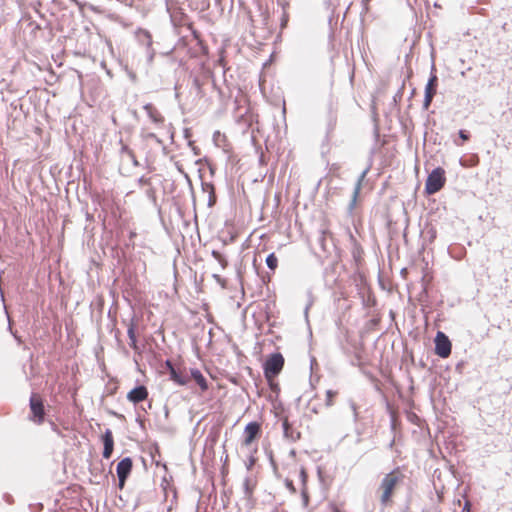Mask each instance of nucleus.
I'll use <instances>...</instances> for the list:
<instances>
[{
    "instance_id": "nucleus-19",
    "label": "nucleus",
    "mask_w": 512,
    "mask_h": 512,
    "mask_svg": "<svg viewBox=\"0 0 512 512\" xmlns=\"http://www.w3.org/2000/svg\"><path fill=\"white\" fill-rule=\"evenodd\" d=\"M127 334H128L129 340L136 339L135 324L133 321H131V323L128 326Z\"/></svg>"
},
{
    "instance_id": "nucleus-10",
    "label": "nucleus",
    "mask_w": 512,
    "mask_h": 512,
    "mask_svg": "<svg viewBox=\"0 0 512 512\" xmlns=\"http://www.w3.org/2000/svg\"><path fill=\"white\" fill-rule=\"evenodd\" d=\"M102 442L104 446L102 455L105 459H109L114 449V439L112 431L110 429H106V431L102 435Z\"/></svg>"
},
{
    "instance_id": "nucleus-6",
    "label": "nucleus",
    "mask_w": 512,
    "mask_h": 512,
    "mask_svg": "<svg viewBox=\"0 0 512 512\" xmlns=\"http://www.w3.org/2000/svg\"><path fill=\"white\" fill-rule=\"evenodd\" d=\"M451 347L448 336L438 331L435 337V354L441 358H447L451 354Z\"/></svg>"
},
{
    "instance_id": "nucleus-30",
    "label": "nucleus",
    "mask_w": 512,
    "mask_h": 512,
    "mask_svg": "<svg viewBox=\"0 0 512 512\" xmlns=\"http://www.w3.org/2000/svg\"><path fill=\"white\" fill-rule=\"evenodd\" d=\"M287 21H288V17L286 14H284V16L282 18V23H281L282 27L286 25Z\"/></svg>"
},
{
    "instance_id": "nucleus-31",
    "label": "nucleus",
    "mask_w": 512,
    "mask_h": 512,
    "mask_svg": "<svg viewBox=\"0 0 512 512\" xmlns=\"http://www.w3.org/2000/svg\"><path fill=\"white\" fill-rule=\"evenodd\" d=\"M129 159L132 161L134 166H139V163H138V161H137L135 156H134V158H129Z\"/></svg>"
},
{
    "instance_id": "nucleus-7",
    "label": "nucleus",
    "mask_w": 512,
    "mask_h": 512,
    "mask_svg": "<svg viewBox=\"0 0 512 512\" xmlns=\"http://www.w3.org/2000/svg\"><path fill=\"white\" fill-rule=\"evenodd\" d=\"M30 409L33 413L34 421L41 423L44 418V406L40 398L32 395L30 398Z\"/></svg>"
},
{
    "instance_id": "nucleus-4",
    "label": "nucleus",
    "mask_w": 512,
    "mask_h": 512,
    "mask_svg": "<svg viewBox=\"0 0 512 512\" xmlns=\"http://www.w3.org/2000/svg\"><path fill=\"white\" fill-rule=\"evenodd\" d=\"M438 86V77L435 73V66L432 65L431 74L425 87V96L423 101V108L428 109L432 103V100L436 94Z\"/></svg>"
},
{
    "instance_id": "nucleus-35",
    "label": "nucleus",
    "mask_w": 512,
    "mask_h": 512,
    "mask_svg": "<svg viewBox=\"0 0 512 512\" xmlns=\"http://www.w3.org/2000/svg\"><path fill=\"white\" fill-rule=\"evenodd\" d=\"M158 144H162V140L157 136V139H153Z\"/></svg>"
},
{
    "instance_id": "nucleus-3",
    "label": "nucleus",
    "mask_w": 512,
    "mask_h": 512,
    "mask_svg": "<svg viewBox=\"0 0 512 512\" xmlns=\"http://www.w3.org/2000/svg\"><path fill=\"white\" fill-rule=\"evenodd\" d=\"M446 182L445 171L441 167H437L428 175L425 183V192L433 195L441 190Z\"/></svg>"
},
{
    "instance_id": "nucleus-25",
    "label": "nucleus",
    "mask_w": 512,
    "mask_h": 512,
    "mask_svg": "<svg viewBox=\"0 0 512 512\" xmlns=\"http://www.w3.org/2000/svg\"><path fill=\"white\" fill-rule=\"evenodd\" d=\"M244 488H245V493L247 496L251 495V489H250V480L249 479H246L245 482H244Z\"/></svg>"
},
{
    "instance_id": "nucleus-37",
    "label": "nucleus",
    "mask_w": 512,
    "mask_h": 512,
    "mask_svg": "<svg viewBox=\"0 0 512 512\" xmlns=\"http://www.w3.org/2000/svg\"><path fill=\"white\" fill-rule=\"evenodd\" d=\"M271 387L273 388V383H270ZM274 387H277V384H274Z\"/></svg>"
},
{
    "instance_id": "nucleus-12",
    "label": "nucleus",
    "mask_w": 512,
    "mask_h": 512,
    "mask_svg": "<svg viewBox=\"0 0 512 512\" xmlns=\"http://www.w3.org/2000/svg\"><path fill=\"white\" fill-rule=\"evenodd\" d=\"M166 365L169 368L170 379L181 386H185L189 382V378L178 371L169 360L166 361Z\"/></svg>"
},
{
    "instance_id": "nucleus-20",
    "label": "nucleus",
    "mask_w": 512,
    "mask_h": 512,
    "mask_svg": "<svg viewBox=\"0 0 512 512\" xmlns=\"http://www.w3.org/2000/svg\"><path fill=\"white\" fill-rule=\"evenodd\" d=\"M336 394L337 393L333 390L326 391V406H328V407L332 406V404H333L332 399Z\"/></svg>"
},
{
    "instance_id": "nucleus-5",
    "label": "nucleus",
    "mask_w": 512,
    "mask_h": 512,
    "mask_svg": "<svg viewBox=\"0 0 512 512\" xmlns=\"http://www.w3.org/2000/svg\"><path fill=\"white\" fill-rule=\"evenodd\" d=\"M133 467V461L130 457H125L120 460L116 467L118 486L123 489L127 478L129 477Z\"/></svg>"
},
{
    "instance_id": "nucleus-16",
    "label": "nucleus",
    "mask_w": 512,
    "mask_h": 512,
    "mask_svg": "<svg viewBox=\"0 0 512 512\" xmlns=\"http://www.w3.org/2000/svg\"><path fill=\"white\" fill-rule=\"evenodd\" d=\"M282 426H283V433L286 438H289L291 440H296L299 438L300 434L296 433V436H294V431L287 420H285L283 422Z\"/></svg>"
},
{
    "instance_id": "nucleus-34",
    "label": "nucleus",
    "mask_w": 512,
    "mask_h": 512,
    "mask_svg": "<svg viewBox=\"0 0 512 512\" xmlns=\"http://www.w3.org/2000/svg\"><path fill=\"white\" fill-rule=\"evenodd\" d=\"M194 84L197 86V88H200V83L198 79L194 80Z\"/></svg>"
},
{
    "instance_id": "nucleus-22",
    "label": "nucleus",
    "mask_w": 512,
    "mask_h": 512,
    "mask_svg": "<svg viewBox=\"0 0 512 512\" xmlns=\"http://www.w3.org/2000/svg\"><path fill=\"white\" fill-rule=\"evenodd\" d=\"M140 35L145 38V40L147 41L146 45L149 48L152 45V39H151L150 33L148 31L142 30V31H140Z\"/></svg>"
},
{
    "instance_id": "nucleus-13",
    "label": "nucleus",
    "mask_w": 512,
    "mask_h": 512,
    "mask_svg": "<svg viewBox=\"0 0 512 512\" xmlns=\"http://www.w3.org/2000/svg\"><path fill=\"white\" fill-rule=\"evenodd\" d=\"M143 108L146 111L147 116L154 124L160 125L164 123V117L153 104L147 103L143 106Z\"/></svg>"
},
{
    "instance_id": "nucleus-27",
    "label": "nucleus",
    "mask_w": 512,
    "mask_h": 512,
    "mask_svg": "<svg viewBox=\"0 0 512 512\" xmlns=\"http://www.w3.org/2000/svg\"><path fill=\"white\" fill-rule=\"evenodd\" d=\"M144 138L145 139H152L153 140V139H157V135L155 133H153V132H149V133H146L144 135Z\"/></svg>"
},
{
    "instance_id": "nucleus-36",
    "label": "nucleus",
    "mask_w": 512,
    "mask_h": 512,
    "mask_svg": "<svg viewBox=\"0 0 512 512\" xmlns=\"http://www.w3.org/2000/svg\"><path fill=\"white\" fill-rule=\"evenodd\" d=\"M6 499H7V501H10L11 495H6Z\"/></svg>"
},
{
    "instance_id": "nucleus-11",
    "label": "nucleus",
    "mask_w": 512,
    "mask_h": 512,
    "mask_svg": "<svg viewBox=\"0 0 512 512\" xmlns=\"http://www.w3.org/2000/svg\"><path fill=\"white\" fill-rule=\"evenodd\" d=\"M369 169H370V167H367L366 169H364L362 171V173L359 175L358 179H357V182H356L355 187H354L352 199H351V201L349 203V207H348L350 211H352L354 209L355 205H356L357 198H358V195L360 193L362 183H363L366 175L368 174Z\"/></svg>"
},
{
    "instance_id": "nucleus-2",
    "label": "nucleus",
    "mask_w": 512,
    "mask_h": 512,
    "mask_svg": "<svg viewBox=\"0 0 512 512\" xmlns=\"http://www.w3.org/2000/svg\"><path fill=\"white\" fill-rule=\"evenodd\" d=\"M284 366V357L281 353L271 354L264 363V375L269 383L282 371Z\"/></svg>"
},
{
    "instance_id": "nucleus-15",
    "label": "nucleus",
    "mask_w": 512,
    "mask_h": 512,
    "mask_svg": "<svg viewBox=\"0 0 512 512\" xmlns=\"http://www.w3.org/2000/svg\"><path fill=\"white\" fill-rule=\"evenodd\" d=\"M202 186H203V190L207 191L209 194V199H208L209 207L214 206L216 203V194H215V188H214L213 184L205 183Z\"/></svg>"
},
{
    "instance_id": "nucleus-9",
    "label": "nucleus",
    "mask_w": 512,
    "mask_h": 512,
    "mask_svg": "<svg viewBox=\"0 0 512 512\" xmlns=\"http://www.w3.org/2000/svg\"><path fill=\"white\" fill-rule=\"evenodd\" d=\"M260 430H261V428H260L259 423H257V422L248 423L244 430V434H245V438L243 441L244 445H246V446L250 445L259 435Z\"/></svg>"
},
{
    "instance_id": "nucleus-29",
    "label": "nucleus",
    "mask_w": 512,
    "mask_h": 512,
    "mask_svg": "<svg viewBox=\"0 0 512 512\" xmlns=\"http://www.w3.org/2000/svg\"><path fill=\"white\" fill-rule=\"evenodd\" d=\"M286 485H287V487H288L292 492H295V488H294V486H293L292 481L287 480V481H286Z\"/></svg>"
},
{
    "instance_id": "nucleus-32",
    "label": "nucleus",
    "mask_w": 512,
    "mask_h": 512,
    "mask_svg": "<svg viewBox=\"0 0 512 512\" xmlns=\"http://www.w3.org/2000/svg\"><path fill=\"white\" fill-rule=\"evenodd\" d=\"M311 303L308 304L305 308V316L307 317L308 316V310H309V307H310Z\"/></svg>"
},
{
    "instance_id": "nucleus-1",
    "label": "nucleus",
    "mask_w": 512,
    "mask_h": 512,
    "mask_svg": "<svg viewBox=\"0 0 512 512\" xmlns=\"http://www.w3.org/2000/svg\"><path fill=\"white\" fill-rule=\"evenodd\" d=\"M403 478L404 475L398 468L384 475L378 489L381 492L380 502L382 505L386 506L391 501L394 490L403 481Z\"/></svg>"
},
{
    "instance_id": "nucleus-28",
    "label": "nucleus",
    "mask_w": 512,
    "mask_h": 512,
    "mask_svg": "<svg viewBox=\"0 0 512 512\" xmlns=\"http://www.w3.org/2000/svg\"><path fill=\"white\" fill-rule=\"evenodd\" d=\"M129 345H130V347H131L132 349H134L135 351H137V350H138L137 339L130 340Z\"/></svg>"
},
{
    "instance_id": "nucleus-17",
    "label": "nucleus",
    "mask_w": 512,
    "mask_h": 512,
    "mask_svg": "<svg viewBox=\"0 0 512 512\" xmlns=\"http://www.w3.org/2000/svg\"><path fill=\"white\" fill-rule=\"evenodd\" d=\"M266 265L268 266V268L270 270H275L277 268L278 259H277L276 255L274 253H270L266 257Z\"/></svg>"
},
{
    "instance_id": "nucleus-21",
    "label": "nucleus",
    "mask_w": 512,
    "mask_h": 512,
    "mask_svg": "<svg viewBox=\"0 0 512 512\" xmlns=\"http://www.w3.org/2000/svg\"><path fill=\"white\" fill-rule=\"evenodd\" d=\"M121 154L126 155L128 158H134V152L127 145H122Z\"/></svg>"
},
{
    "instance_id": "nucleus-26",
    "label": "nucleus",
    "mask_w": 512,
    "mask_h": 512,
    "mask_svg": "<svg viewBox=\"0 0 512 512\" xmlns=\"http://www.w3.org/2000/svg\"><path fill=\"white\" fill-rule=\"evenodd\" d=\"M470 511H471V504L469 501H466L463 506L462 512H470Z\"/></svg>"
},
{
    "instance_id": "nucleus-8",
    "label": "nucleus",
    "mask_w": 512,
    "mask_h": 512,
    "mask_svg": "<svg viewBox=\"0 0 512 512\" xmlns=\"http://www.w3.org/2000/svg\"><path fill=\"white\" fill-rule=\"evenodd\" d=\"M148 397V390L144 385H139L133 388L131 391L127 394L128 401L132 402L133 404H138L144 400H146Z\"/></svg>"
},
{
    "instance_id": "nucleus-24",
    "label": "nucleus",
    "mask_w": 512,
    "mask_h": 512,
    "mask_svg": "<svg viewBox=\"0 0 512 512\" xmlns=\"http://www.w3.org/2000/svg\"><path fill=\"white\" fill-rule=\"evenodd\" d=\"M459 137L463 140V141H467L470 137L469 133L465 130H460L459 131Z\"/></svg>"
},
{
    "instance_id": "nucleus-38",
    "label": "nucleus",
    "mask_w": 512,
    "mask_h": 512,
    "mask_svg": "<svg viewBox=\"0 0 512 512\" xmlns=\"http://www.w3.org/2000/svg\"><path fill=\"white\" fill-rule=\"evenodd\" d=\"M367 1H368V0H363L362 2H363V4H364V5H366Z\"/></svg>"
},
{
    "instance_id": "nucleus-14",
    "label": "nucleus",
    "mask_w": 512,
    "mask_h": 512,
    "mask_svg": "<svg viewBox=\"0 0 512 512\" xmlns=\"http://www.w3.org/2000/svg\"><path fill=\"white\" fill-rule=\"evenodd\" d=\"M191 378L195 380L202 391H206L208 389V382L200 370L191 369Z\"/></svg>"
},
{
    "instance_id": "nucleus-18",
    "label": "nucleus",
    "mask_w": 512,
    "mask_h": 512,
    "mask_svg": "<svg viewBox=\"0 0 512 512\" xmlns=\"http://www.w3.org/2000/svg\"><path fill=\"white\" fill-rule=\"evenodd\" d=\"M213 258L221 265L224 269L228 265L226 258L217 250L212 251Z\"/></svg>"
},
{
    "instance_id": "nucleus-33",
    "label": "nucleus",
    "mask_w": 512,
    "mask_h": 512,
    "mask_svg": "<svg viewBox=\"0 0 512 512\" xmlns=\"http://www.w3.org/2000/svg\"><path fill=\"white\" fill-rule=\"evenodd\" d=\"M301 477L303 478V480L305 479L306 477V472L304 469L301 470Z\"/></svg>"
},
{
    "instance_id": "nucleus-23",
    "label": "nucleus",
    "mask_w": 512,
    "mask_h": 512,
    "mask_svg": "<svg viewBox=\"0 0 512 512\" xmlns=\"http://www.w3.org/2000/svg\"><path fill=\"white\" fill-rule=\"evenodd\" d=\"M349 405H350V408L353 411L354 421H357L358 420L357 405H356V403L354 401H350Z\"/></svg>"
}]
</instances>
